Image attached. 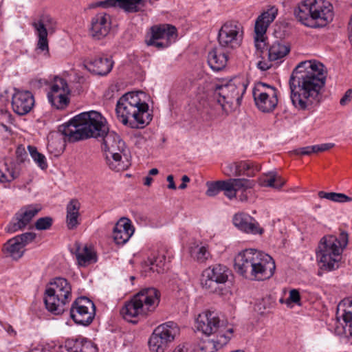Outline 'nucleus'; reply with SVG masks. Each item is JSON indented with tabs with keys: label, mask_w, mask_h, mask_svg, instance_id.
<instances>
[{
	"label": "nucleus",
	"mask_w": 352,
	"mask_h": 352,
	"mask_svg": "<svg viewBox=\"0 0 352 352\" xmlns=\"http://www.w3.org/2000/svg\"><path fill=\"white\" fill-rule=\"evenodd\" d=\"M324 65L316 60L300 62L289 79L291 100L299 110L312 107L319 102L320 89L324 85L326 74Z\"/></svg>",
	"instance_id": "nucleus-1"
},
{
	"label": "nucleus",
	"mask_w": 352,
	"mask_h": 352,
	"mask_svg": "<svg viewBox=\"0 0 352 352\" xmlns=\"http://www.w3.org/2000/svg\"><path fill=\"white\" fill-rule=\"evenodd\" d=\"M105 118L96 111L81 113L59 126L65 141L74 142L90 138H98L108 132Z\"/></svg>",
	"instance_id": "nucleus-2"
},
{
	"label": "nucleus",
	"mask_w": 352,
	"mask_h": 352,
	"mask_svg": "<svg viewBox=\"0 0 352 352\" xmlns=\"http://www.w3.org/2000/svg\"><path fill=\"white\" fill-rule=\"evenodd\" d=\"M276 265L269 254L256 249H245L234 258V270L241 276L254 280L271 278Z\"/></svg>",
	"instance_id": "nucleus-3"
},
{
	"label": "nucleus",
	"mask_w": 352,
	"mask_h": 352,
	"mask_svg": "<svg viewBox=\"0 0 352 352\" xmlns=\"http://www.w3.org/2000/svg\"><path fill=\"white\" fill-rule=\"evenodd\" d=\"M142 94V91H131L118 100L116 111L123 124L133 129L143 128L151 120V116L148 113V105L142 102L140 97Z\"/></svg>",
	"instance_id": "nucleus-4"
},
{
	"label": "nucleus",
	"mask_w": 352,
	"mask_h": 352,
	"mask_svg": "<svg viewBox=\"0 0 352 352\" xmlns=\"http://www.w3.org/2000/svg\"><path fill=\"white\" fill-rule=\"evenodd\" d=\"M294 15L307 27L322 28L333 21V8L325 0H304L294 9Z\"/></svg>",
	"instance_id": "nucleus-5"
},
{
	"label": "nucleus",
	"mask_w": 352,
	"mask_h": 352,
	"mask_svg": "<svg viewBox=\"0 0 352 352\" xmlns=\"http://www.w3.org/2000/svg\"><path fill=\"white\" fill-rule=\"evenodd\" d=\"M349 242V235L345 231H341L339 236L335 235L324 236L320 241L316 251V256L321 268L332 271L340 267L342 254Z\"/></svg>",
	"instance_id": "nucleus-6"
},
{
	"label": "nucleus",
	"mask_w": 352,
	"mask_h": 352,
	"mask_svg": "<svg viewBox=\"0 0 352 352\" xmlns=\"http://www.w3.org/2000/svg\"><path fill=\"white\" fill-rule=\"evenodd\" d=\"M72 299V287L64 278L56 277L47 287L44 302L46 309L55 315L64 312L65 306Z\"/></svg>",
	"instance_id": "nucleus-7"
},
{
	"label": "nucleus",
	"mask_w": 352,
	"mask_h": 352,
	"mask_svg": "<svg viewBox=\"0 0 352 352\" xmlns=\"http://www.w3.org/2000/svg\"><path fill=\"white\" fill-rule=\"evenodd\" d=\"M248 85V80L243 77H236L226 84L218 85L214 89V97L221 108V111L228 114L229 108L234 104L240 106L243 96Z\"/></svg>",
	"instance_id": "nucleus-8"
},
{
	"label": "nucleus",
	"mask_w": 352,
	"mask_h": 352,
	"mask_svg": "<svg viewBox=\"0 0 352 352\" xmlns=\"http://www.w3.org/2000/svg\"><path fill=\"white\" fill-rule=\"evenodd\" d=\"M255 185L254 180L244 178H231L225 181L208 182L206 192L208 197H214L220 191H223L226 197L232 199L235 197L238 190L250 189Z\"/></svg>",
	"instance_id": "nucleus-9"
},
{
	"label": "nucleus",
	"mask_w": 352,
	"mask_h": 352,
	"mask_svg": "<svg viewBox=\"0 0 352 352\" xmlns=\"http://www.w3.org/2000/svg\"><path fill=\"white\" fill-rule=\"evenodd\" d=\"M179 333L177 324L168 322L157 327L151 334L148 346L152 352H164Z\"/></svg>",
	"instance_id": "nucleus-10"
},
{
	"label": "nucleus",
	"mask_w": 352,
	"mask_h": 352,
	"mask_svg": "<svg viewBox=\"0 0 352 352\" xmlns=\"http://www.w3.org/2000/svg\"><path fill=\"white\" fill-rule=\"evenodd\" d=\"M177 37V29L170 24L155 25L147 32L145 43L160 50L166 48L174 43Z\"/></svg>",
	"instance_id": "nucleus-11"
},
{
	"label": "nucleus",
	"mask_w": 352,
	"mask_h": 352,
	"mask_svg": "<svg viewBox=\"0 0 352 352\" xmlns=\"http://www.w3.org/2000/svg\"><path fill=\"white\" fill-rule=\"evenodd\" d=\"M255 104L262 112L270 113L278 104V90L264 82H258L252 91Z\"/></svg>",
	"instance_id": "nucleus-12"
},
{
	"label": "nucleus",
	"mask_w": 352,
	"mask_h": 352,
	"mask_svg": "<svg viewBox=\"0 0 352 352\" xmlns=\"http://www.w3.org/2000/svg\"><path fill=\"white\" fill-rule=\"evenodd\" d=\"M230 270L226 265L215 264L210 266L203 272V288L210 293L219 292L221 290L220 285L227 282Z\"/></svg>",
	"instance_id": "nucleus-13"
},
{
	"label": "nucleus",
	"mask_w": 352,
	"mask_h": 352,
	"mask_svg": "<svg viewBox=\"0 0 352 352\" xmlns=\"http://www.w3.org/2000/svg\"><path fill=\"white\" fill-rule=\"evenodd\" d=\"M196 323L197 329L206 336L217 334L219 336L226 333L231 336L233 333V329H226L223 321L213 311H206L199 314Z\"/></svg>",
	"instance_id": "nucleus-14"
},
{
	"label": "nucleus",
	"mask_w": 352,
	"mask_h": 352,
	"mask_svg": "<svg viewBox=\"0 0 352 352\" xmlns=\"http://www.w3.org/2000/svg\"><path fill=\"white\" fill-rule=\"evenodd\" d=\"M70 317L78 325H89L96 315L94 303L88 298L81 296L77 298L72 304Z\"/></svg>",
	"instance_id": "nucleus-15"
},
{
	"label": "nucleus",
	"mask_w": 352,
	"mask_h": 352,
	"mask_svg": "<svg viewBox=\"0 0 352 352\" xmlns=\"http://www.w3.org/2000/svg\"><path fill=\"white\" fill-rule=\"evenodd\" d=\"M242 38V27L236 21L226 22L222 25L218 34L220 47L227 50L238 47L241 45Z\"/></svg>",
	"instance_id": "nucleus-16"
},
{
	"label": "nucleus",
	"mask_w": 352,
	"mask_h": 352,
	"mask_svg": "<svg viewBox=\"0 0 352 352\" xmlns=\"http://www.w3.org/2000/svg\"><path fill=\"white\" fill-rule=\"evenodd\" d=\"M32 26L38 37L37 47L38 50L48 53V32H54L56 28V23L50 15L43 14L38 21L32 23Z\"/></svg>",
	"instance_id": "nucleus-17"
},
{
	"label": "nucleus",
	"mask_w": 352,
	"mask_h": 352,
	"mask_svg": "<svg viewBox=\"0 0 352 352\" xmlns=\"http://www.w3.org/2000/svg\"><path fill=\"white\" fill-rule=\"evenodd\" d=\"M40 210L41 207L35 205H29L21 208L7 226L6 230L7 232L14 233L23 230Z\"/></svg>",
	"instance_id": "nucleus-18"
},
{
	"label": "nucleus",
	"mask_w": 352,
	"mask_h": 352,
	"mask_svg": "<svg viewBox=\"0 0 352 352\" xmlns=\"http://www.w3.org/2000/svg\"><path fill=\"white\" fill-rule=\"evenodd\" d=\"M148 1L151 2V0H104L96 1L90 7L91 8L118 7L126 13H136L141 11Z\"/></svg>",
	"instance_id": "nucleus-19"
},
{
	"label": "nucleus",
	"mask_w": 352,
	"mask_h": 352,
	"mask_svg": "<svg viewBox=\"0 0 352 352\" xmlns=\"http://www.w3.org/2000/svg\"><path fill=\"white\" fill-rule=\"evenodd\" d=\"M111 17L102 12L96 14L91 18L89 34L96 40H101L107 36L111 29Z\"/></svg>",
	"instance_id": "nucleus-20"
},
{
	"label": "nucleus",
	"mask_w": 352,
	"mask_h": 352,
	"mask_svg": "<svg viewBox=\"0 0 352 352\" xmlns=\"http://www.w3.org/2000/svg\"><path fill=\"white\" fill-rule=\"evenodd\" d=\"M34 105V98L29 91L15 89L12 98L13 111L19 116L28 113Z\"/></svg>",
	"instance_id": "nucleus-21"
},
{
	"label": "nucleus",
	"mask_w": 352,
	"mask_h": 352,
	"mask_svg": "<svg viewBox=\"0 0 352 352\" xmlns=\"http://www.w3.org/2000/svg\"><path fill=\"white\" fill-rule=\"evenodd\" d=\"M135 296L146 316L153 312L160 302V293L154 287L142 289Z\"/></svg>",
	"instance_id": "nucleus-22"
},
{
	"label": "nucleus",
	"mask_w": 352,
	"mask_h": 352,
	"mask_svg": "<svg viewBox=\"0 0 352 352\" xmlns=\"http://www.w3.org/2000/svg\"><path fill=\"white\" fill-rule=\"evenodd\" d=\"M232 221L236 228L244 232L261 234L263 232V229L259 226L256 220L246 213L239 212L234 214Z\"/></svg>",
	"instance_id": "nucleus-23"
},
{
	"label": "nucleus",
	"mask_w": 352,
	"mask_h": 352,
	"mask_svg": "<svg viewBox=\"0 0 352 352\" xmlns=\"http://www.w3.org/2000/svg\"><path fill=\"white\" fill-rule=\"evenodd\" d=\"M134 233L131 221L127 218H121L116 224L113 231L114 241L118 245L126 243Z\"/></svg>",
	"instance_id": "nucleus-24"
},
{
	"label": "nucleus",
	"mask_w": 352,
	"mask_h": 352,
	"mask_svg": "<svg viewBox=\"0 0 352 352\" xmlns=\"http://www.w3.org/2000/svg\"><path fill=\"white\" fill-rule=\"evenodd\" d=\"M85 67L93 74L104 76L111 72L113 67V61L106 56H98L85 61Z\"/></svg>",
	"instance_id": "nucleus-25"
},
{
	"label": "nucleus",
	"mask_w": 352,
	"mask_h": 352,
	"mask_svg": "<svg viewBox=\"0 0 352 352\" xmlns=\"http://www.w3.org/2000/svg\"><path fill=\"white\" fill-rule=\"evenodd\" d=\"M228 60V51L221 47L212 48L208 54V63L213 71H220Z\"/></svg>",
	"instance_id": "nucleus-26"
},
{
	"label": "nucleus",
	"mask_w": 352,
	"mask_h": 352,
	"mask_svg": "<svg viewBox=\"0 0 352 352\" xmlns=\"http://www.w3.org/2000/svg\"><path fill=\"white\" fill-rule=\"evenodd\" d=\"M100 138H102V148L106 153L124 151L126 148L124 142L114 131H109L108 130V132Z\"/></svg>",
	"instance_id": "nucleus-27"
},
{
	"label": "nucleus",
	"mask_w": 352,
	"mask_h": 352,
	"mask_svg": "<svg viewBox=\"0 0 352 352\" xmlns=\"http://www.w3.org/2000/svg\"><path fill=\"white\" fill-rule=\"evenodd\" d=\"M74 254L80 266L85 267L97 261L96 254L91 247L85 245L82 248L81 244L76 242Z\"/></svg>",
	"instance_id": "nucleus-28"
},
{
	"label": "nucleus",
	"mask_w": 352,
	"mask_h": 352,
	"mask_svg": "<svg viewBox=\"0 0 352 352\" xmlns=\"http://www.w3.org/2000/svg\"><path fill=\"white\" fill-rule=\"evenodd\" d=\"M231 336L226 333L217 336L216 339H206L199 343L197 352H214L226 345Z\"/></svg>",
	"instance_id": "nucleus-29"
},
{
	"label": "nucleus",
	"mask_w": 352,
	"mask_h": 352,
	"mask_svg": "<svg viewBox=\"0 0 352 352\" xmlns=\"http://www.w3.org/2000/svg\"><path fill=\"white\" fill-rule=\"evenodd\" d=\"M277 14L278 9L274 6L270 7L258 16L255 22L254 29L260 34H266L268 27L274 21Z\"/></svg>",
	"instance_id": "nucleus-30"
},
{
	"label": "nucleus",
	"mask_w": 352,
	"mask_h": 352,
	"mask_svg": "<svg viewBox=\"0 0 352 352\" xmlns=\"http://www.w3.org/2000/svg\"><path fill=\"white\" fill-rule=\"evenodd\" d=\"M120 314L125 320L131 322H135V320H132L133 318L146 316L143 309H141V306L138 303L135 295L130 300L125 302L124 306L120 310Z\"/></svg>",
	"instance_id": "nucleus-31"
},
{
	"label": "nucleus",
	"mask_w": 352,
	"mask_h": 352,
	"mask_svg": "<svg viewBox=\"0 0 352 352\" xmlns=\"http://www.w3.org/2000/svg\"><path fill=\"white\" fill-rule=\"evenodd\" d=\"M65 347L67 352H98L97 346L86 338L67 340Z\"/></svg>",
	"instance_id": "nucleus-32"
},
{
	"label": "nucleus",
	"mask_w": 352,
	"mask_h": 352,
	"mask_svg": "<svg viewBox=\"0 0 352 352\" xmlns=\"http://www.w3.org/2000/svg\"><path fill=\"white\" fill-rule=\"evenodd\" d=\"M336 315L338 320L341 318L349 326V333L352 337V298L344 299L338 304Z\"/></svg>",
	"instance_id": "nucleus-33"
},
{
	"label": "nucleus",
	"mask_w": 352,
	"mask_h": 352,
	"mask_svg": "<svg viewBox=\"0 0 352 352\" xmlns=\"http://www.w3.org/2000/svg\"><path fill=\"white\" fill-rule=\"evenodd\" d=\"M80 204L77 199H72L67 206V226L69 230H73L79 224L78 217Z\"/></svg>",
	"instance_id": "nucleus-34"
},
{
	"label": "nucleus",
	"mask_w": 352,
	"mask_h": 352,
	"mask_svg": "<svg viewBox=\"0 0 352 352\" xmlns=\"http://www.w3.org/2000/svg\"><path fill=\"white\" fill-rule=\"evenodd\" d=\"M290 51V47L280 41H276L270 45L268 49L270 61H275L284 58Z\"/></svg>",
	"instance_id": "nucleus-35"
},
{
	"label": "nucleus",
	"mask_w": 352,
	"mask_h": 352,
	"mask_svg": "<svg viewBox=\"0 0 352 352\" xmlns=\"http://www.w3.org/2000/svg\"><path fill=\"white\" fill-rule=\"evenodd\" d=\"M3 251L14 259H18L23 256L25 249L23 245L14 236L4 244Z\"/></svg>",
	"instance_id": "nucleus-36"
},
{
	"label": "nucleus",
	"mask_w": 352,
	"mask_h": 352,
	"mask_svg": "<svg viewBox=\"0 0 352 352\" xmlns=\"http://www.w3.org/2000/svg\"><path fill=\"white\" fill-rule=\"evenodd\" d=\"M145 271L148 269L153 272L162 273L164 271L166 265V256L164 254L157 253V255L149 256L145 261Z\"/></svg>",
	"instance_id": "nucleus-37"
},
{
	"label": "nucleus",
	"mask_w": 352,
	"mask_h": 352,
	"mask_svg": "<svg viewBox=\"0 0 352 352\" xmlns=\"http://www.w3.org/2000/svg\"><path fill=\"white\" fill-rule=\"evenodd\" d=\"M71 91L57 93L54 94H47V99L52 107L56 109H64L69 103V94Z\"/></svg>",
	"instance_id": "nucleus-38"
},
{
	"label": "nucleus",
	"mask_w": 352,
	"mask_h": 352,
	"mask_svg": "<svg viewBox=\"0 0 352 352\" xmlns=\"http://www.w3.org/2000/svg\"><path fill=\"white\" fill-rule=\"evenodd\" d=\"M122 152L116 151L106 153V161L109 167L115 170L120 171L125 170L128 165L122 160Z\"/></svg>",
	"instance_id": "nucleus-39"
},
{
	"label": "nucleus",
	"mask_w": 352,
	"mask_h": 352,
	"mask_svg": "<svg viewBox=\"0 0 352 352\" xmlns=\"http://www.w3.org/2000/svg\"><path fill=\"white\" fill-rule=\"evenodd\" d=\"M261 170V167L258 164H255L250 161L238 162V168L236 177L247 176L254 177L255 174Z\"/></svg>",
	"instance_id": "nucleus-40"
},
{
	"label": "nucleus",
	"mask_w": 352,
	"mask_h": 352,
	"mask_svg": "<svg viewBox=\"0 0 352 352\" xmlns=\"http://www.w3.org/2000/svg\"><path fill=\"white\" fill-rule=\"evenodd\" d=\"M285 184V180L278 176L275 172H270L266 178L261 180V185L265 187H271L280 189Z\"/></svg>",
	"instance_id": "nucleus-41"
},
{
	"label": "nucleus",
	"mask_w": 352,
	"mask_h": 352,
	"mask_svg": "<svg viewBox=\"0 0 352 352\" xmlns=\"http://www.w3.org/2000/svg\"><path fill=\"white\" fill-rule=\"evenodd\" d=\"M17 176L12 166L6 162H0V183H10Z\"/></svg>",
	"instance_id": "nucleus-42"
},
{
	"label": "nucleus",
	"mask_w": 352,
	"mask_h": 352,
	"mask_svg": "<svg viewBox=\"0 0 352 352\" xmlns=\"http://www.w3.org/2000/svg\"><path fill=\"white\" fill-rule=\"evenodd\" d=\"M50 90L47 94H54L65 91H69V85L65 79L55 76L49 85Z\"/></svg>",
	"instance_id": "nucleus-43"
},
{
	"label": "nucleus",
	"mask_w": 352,
	"mask_h": 352,
	"mask_svg": "<svg viewBox=\"0 0 352 352\" xmlns=\"http://www.w3.org/2000/svg\"><path fill=\"white\" fill-rule=\"evenodd\" d=\"M191 256L199 263L206 262L210 254L206 246H196L191 250Z\"/></svg>",
	"instance_id": "nucleus-44"
},
{
	"label": "nucleus",
	"mask_w": 352,
	"mask_h": 352,
	"mask_svg": "<svg viewBox=\"0 0 352 352\" xmlns=\"http://www.w3.org/2000/svg\"><path fill=\"white\" fill-rule=\"evenodd\" d=\"M28 149L30 154V156L33 159V160L36 163V164L43 170H45L47 168V163L46 162V158L44 155L41 153H38L36 148L33 146H28Z\"/></svg>",
	"instance_id": "nucleus-45"
},
{
	"label": "nucleus",
	"mask_w": 352,
	"mask_h": 352,
	"mask_svg": "<svg viewBox=\"0 0 352 352\" xmlns=\"http://www.w3.org/2000/svg\"><path fill=\"white\" fill-rule=\"evenodd\" d=\"M221 107L210 106L201 113V118L206 122L213 121L220 116Z\"/></svg>",
	"instance_id": "nucleus-46"
},
{
	"label": "nucleus",
	"mask_w": 352,
	"mask_h": 352,
	"mask_svg": "<svg viewBox=\"0 0 352 352\" xmlns=\"http://www.w3.org/2000/svg\"><path fill=\"white\" fill-rule=\"evenodd\" d=\"M254 40L256 51L262 54L267 43L266 34H260L258 33L257 30L254 29Z\"/></svg>",
	"instance_id": "nucleus-47"
},
{
	"label": "nucleus",
	"mask_w": 352,
	"mask_h": 352,
	"mask_svg": "<svg viewBox=\"0 0 352 352\" xmlns=\"http://www.w3.org/2000/svg\"><path fill=\"white\" fill-rule=\"evenodd\" d=\"M53 219L50 217H41L35 223V228L38 230H48L52 225Z\"/></svg>",
	"instance_id": "nucleus-48"
},
{
	"label": "nucleus",
	"mask_w": 352,
	"mask_h": 352,
	"mask_svg": "<svg viewBox=\"0 0 352 352\" xmlns=\"http://www.w3.org/2000/svg\"><path fill=\"white\" fill-rule=\"evenodd\" d=\"M16 238L20 241L25 248V245L32 242L36 238V234L34 232H25L16 236Z\"/></svg>",
	"instance_id": "nucleus-49"
},
{
	"label": "nucleus",
	"mask_w": 352,
	"mask_h": 352,
	"mask_svg": "<svg viewBox=\"0 0 352 352\" xmlns=\"http://www.w3.org/2000/svg\"><path fill=\"white\" fill-rule=\"evenodd\" d=\"M238 162L227 163L223 167V172L228 176H236L237 174Z\"/></svg>",
	"instance_id": "nucleus-50"
},
{
	"label": "nucleus",
	"mask_w": 352,
	"mask_h": 352,
	"mask_svg": "<svg viewBox=\"0 0 352 352\" xmlns=\"http://www.w3.org/2000/svg\"><path fill=\"white\" fill-rule=\"evenodd\" d=\"M12 121V116L8 111L0 110V122L6 129H7V124H11Z\"/></svg>",
	"instance_id": "nucleus-51"
},
{
	"label": "nucleus",
	"mask_w": 352,
	"mask_h": 352,
	"mask_svg": "<svg viewBox=\"0 0 352 352\" xmlns=\"http://www.w3.org/2000/svg\"><path fill=\"white\" fill-rule=\"evenodd\" d=\"M293 153L297 155H309L312 153H315L314 145L295 149L293 151Z\"/></svg>",
	"instance_id": "nucleus-52"
},
{
	"label": "nucleus",
	"mask_w": 352,
	"mask_h": 352,
	"mask_svg": "<svg viewBox=\"0 0 352 352\" xmlns=\"http://www.w3.org/2000/svg\"><path fill=\"white\" fill-rule=\"evenodd\" d=\"M300 301V296L299 292L296 289L290 290L289 298L287 299V302H292L298 305Z\"/></svg>",
	"instance_id": "nucleus-53"
},
{
	"label": "nucleus",
	"mask_w": 352,
	"mask_h": 352,
	"mask_svg": "<svg viewBox=\"0 0 352 352\" xmlns=\"http://www.w3.org/2000/svg\"><path fill=\"white\" fill-rule=\"evenodd\" d=\"M334 146L332 143H324L321 144L314 145L315 153L324 152L333 148Z\"/></svg>",
	"instance_id": "nucleus-54"
},
{
	"label": "nucleus",
	"mask_w": 352,
	"mask_h": 352,
	"mask_svg": "<svg viewBox=\"0 0 352 352\" xmlns=\"http://www.w3.org/2000/svg\"><path fill=\"white\" fill-rule=\"evenodd\" d=\"M352 201V198L343 193H335L333 201L335 202L344 203Z\"/></svg>",
	"instance_id": "nucleus-55"
},
{
	"label": "nucleus",
	"mask_w": 352,
	"mask_h": 352,
	"mask_svg": "<svg viewBox=\"0 0 352 352\" xmlns=\"http://www.w3.org/2000/svg\"><path fill=\"white\" fill-rule=\"evenodd\" d=\"M352 98V89H348L342 98L340 99V103L341 105L346 104Z\"/></svg>",
	"instance_id": "nucleus-56"
},
{
	"label": "nucleus",
	"mask_w": 352,
	"mask_h": 352,
	"mask_svg": "<svg viewBox=\"0 0 352 352\" xmlns=\"http://www.w3.org/2000/svg\"><path fill=\"white\" fill-rule=\"evenodd\" d=\"M336 192H326L324 191H320L318 192V196L322 199H327L331 201H333V198L335 197Z\"/></svg>",
	"instance_id": "nucleus-57"
},
{
	"label": "nucleus",
	"mask_w": 352,
	"mask_h": 352,
	"mask_svg": "<svg viewBox=\"0 0 352 352\" xmlns=\"http://www.w3.org/2000/svg\"><path fill=\"white\" fill-rule=\"evenodd\" d=\"M257 67L261 71H266L272 67V64L268 62L261 60L257 63Z\"/></svg>",
	"instance_id": "nucleus-58"
},
{
	"label": "nucleus",
	"mask_w": 352,
	"mask_h": 352,
	"mask_svg": "<svg viewBox=\"0 0 352 352\" xmlns=\"http://www.w3.org/2000/svg\"><path fill=\"white\" fill-rule=\"evenodd\" d=\"M166 179H167V182H168V188L169 189L175 190L176 189V186H175V184L174 182V177H173V176L172 175H168Z\"/></svg>",
	"instance_id": "nucleus-59"
},
{
	"label": "nucleus",
	"mask_w": 352,
	"mask_h": 352,
	"mask_svg": "<svg viewBox=\"0 0 352 352\" xmlns=\"http://www.w3.org/2000/svg\"><path fill=\"white\" fill-rule=\"evenodd\" d=\"M182 183L179 185V189H185L186 188V183L190 182V178L187 175H183L182 177Z\"/></svg>",
	"instance_id": "nucleus-60"
},
{
	"label": "nucleus",
	"mask_w": 352,
	"mask_h": 352,
	"mask_svg": "<svg viewBox=\"0 0 352 352\" xmlns=\"http://www.w3.org/2000/svg\"><path fill=\"white\" fill-rule=\"evenodd\" d=\"M248 189H245V190H238V192H241V194L239 196V199L240 201H247L248 199V196L245 194V192Z\"/></svg>",
	"instance_id": "nucleus-61"
},
{
	"label": "nucleus",
	"mask_w": 352,
	"mask_h": 352,
	"mask_svg": "<svg viewBox=\"0 0 352 352\" xmlns=\"http://www.w3.org/2000/svg\"><path fill=\"white\" fill-rule=\"evenodd\" d=\"M153 181V179L149 177V176H146L145 178H144V184L145 186H150L151 184V182Z\"/></svg>",
	"instance_id": "nucleus-62"
},
{
	"label": "nucleus",
	"mask_w": 352,
	"mask_h": 352,
	"mask_svg": "<svg viewBox=\"0 0 352 352\" xmlns=\"http://www.w3.org/2000/svg\"><path fill=\"white\" fill-rule=\"evenodd\" d=\"M173 352H187V350L184 349V346H178L175 348Z\"/></svg>",
	"instance_id": "nucleus-63"
},
{
	"label": "nucleus",
	"mask_w": 352,
	"mask_h": 352,
	"mask_svg": "<svg viewBox=\"0 0 352 352\" xmlns=\"http://www.w3.org/2000/svg\"><path fill=\"white\" fill-rule=\"evenodd\" d=\"M158 173H159V171L157 168H152L149 170V175H155Z\"/></svg>",
	"instance_id": "nucleus-64"
}]
</instances>
